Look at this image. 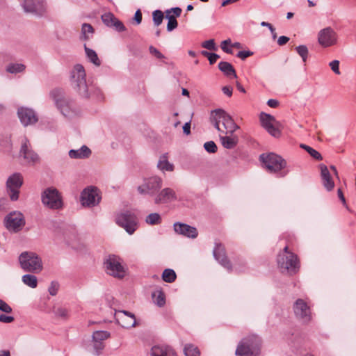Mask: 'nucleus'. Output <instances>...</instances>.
<instances>
[{
    "label": "nucleus",
    "mask_w": 356,
    "mask_h": 356,
    "mask_svg": "<svg viewBox=\"0 0 356 356\" xmlns=\"http://www.w3.org/2000/svg\"><path fill=\"white\" fill-rule=\"evenodd\" d=\"M267 104L271 108H277L279 105V102L274 99H270L268 100Z\"/></svg>",
    "instance_id": "obj_60"
},
{
    "label": "nucleus",
    "mask_w": 356,
    "mask_h": 356,
    "mask_svg": "<svg viewBox=\"0 0 356 356\" xmlns=\"http://www.w3.org/2000/svg\"><path fill=\"white\" fill-rule=\"evenodd\" d=\"M337 195H338V197L340 199V200L343 202V204L346 205V199L343 195V191L341 188H338Z\"/></svg>",
    "instance_id": "obj_61"
},
{
    "label": "nucleus",
    "mask_w": 356,
    "mask_h": 356,
    "mask_svg": "<svg viewBox=\"0 0 356 356\" xmlns=\"http://www.w3.org/2000/svg\"><path fill=\"white\" fill-rule=\"evenodd\" d=\"M261 339L256 334H250L238 344L236 356H259L261 353Z\"/></svg>",
    "instance_id": "obj_3"
},
{
    "label": "nucleus",
    "mask_w": 356,
    "mask_h": 356,
    "mask_svg": "<svg viewBox=\"0 0 356 356\" xmlns=\"http://www.w3.org/2000/svg\"><path fill=\"white\" fill-rule=\"evenodd\" d=\"M116 17L111 13H104L102 15V19L105 25L111 27Z\"/></svg>",
    "instance_id": "obj_41"
},
{
    "label": "nucleus",
    "mask_w": 356,
    "mask_h": 356,
    "mask_svg": "<svg viewBox=\"0 0 356 356\" xmlns=\"http://www.w3.org/2000/svg\"><path fill=\"white\" fill-rule=\"evenodd\" d=\"M259 159L268 172L275 174L278 177H284L288 174L287 163L280 156L275 153L262 154Z\"/></svg>",
    "instance_id": "obj_2"
},
{
    "label": "nucleus",
    "mask_w": 356,
    "mask_h": 356,
    "mask_svg": "<svg viewBox=\"0 0 356 356\" xmlns=\"http://www.w3.org/2000/svg\"><path fill=\"white\" fill-rule=\"evenodd\" d=\"M164 18L163 13L160 10H156L152 13V19L154 26H159L161 24Z\"/></svg>",
    "instance_id": "obj_40"
},
{
    "label": "nucleus",
    "mask_w": 356,
    "mask_h": 356,
    "mask_svg": "<svg viewBox=\"0 0 356 356\" xmlns=\"http://www.w3.org/2000/svg\"><path fill=\"white\" fill-rule=\"evenodd\" d=\"M54 314L56 317L63 320H67L70 316L69 310L67 308L63 307H59L56 308L54 310Z\"/></svg>",
    "instance_id": "obj_39"
},
{
    "label": "nucleus",
    "mask_w": 356,
    "mask_h": 356,
    "mask_svg": "<svg viewBox=\"0 0 356 356\" xmlns=\"http://www.w3.org/2000/svg\"><path fill=\"white\" fill-rule=\"evenodd\" d=\"M296 49L297 53L301 56L302 61L305 63L309 54L308 48L305 45H300Z\"/></svg>",
    "instance_id": "obj_43"
},
{
    "label": "nucleus",
    "mask_w": 356,
    "mask_h": 356,
    "mask_svg": "<svg viewBox=\"0 0 356 356\" xmlns=\"http://www.w3.org/2000/svg\"><path fill=\"white\" fill-rule=\"evenodd\" d=\"M202 47L209 50H216V46L213 39L206 40L202 43Z\"/></svg>",
    "instance_id": "obj_46"
},
{
    "label": "nucleus",
    "mask_w": 356,
    "mask_h": 356,
    "mask_svg": "<svg viewBox=\"0 0 356 356\" xmlns=\"http://www.w3.org/2000/svg\"><path fill=\"white\" fill-rule=\"evenodd\" d=\"M91 150L86 145H83L79 149H71L69 156L72 159H86L90 156Z\"/></svg>",
    "instance_id": "obj_29"
},
{
    "label": "nucleus",
    "mask_w": 356,
    "mask_h": 356,
    "mask_svg": "<svg viewBox=\"0 0 356 356\" xmlns=\"http://www.w3.org/2000/svg\"><path fill=\"white\" fill-rule=\"evenodd\" d=\"M300 147L305 149L312 156V147L306 145L305 144H300Z\"/></svg>",
    "instance_id": "obj_64"
},
{
    "label": "nucleus",
    "mask_w": 356,
    "mask_h": 356,
    "mask_svg": "<svg viewBox=\"0 0 356 356\" xmlns=\"http://www.w3.org/2000/svg\"><path fill=\"white\" fill-rule=\"evenodd\" d=\"M22 282L24 284L29 286L31 288H36L38 285L37 277L31 274H26L22 276Z\"/></svg>",
    "instance_id": "obj_35"
},
{
    "label": "nucleus",
    "mask_w": 356,
    "mask_h": 356,
    "mask_svg": "<svg viewBox=\"0 0 356 356\" xmlns=\"http://www.w3.org/2000/svg\"><path fill=\"white\" fill-rule=\"evenodd\" d=\"M115 318L118 323L124 328L133 327L136 324L135 315L128 311H115Z\"/></svg>",
    "instance_id": "obj_18"
},
{
    "label": "nucleus",
    "mask_w": 356,
    "mask_h": 356,
    "mask_svg": "<svg viewBox=\"0 0 356 356\" xmlns=\"http://www.w3.org/2000/svg\"><path fill=\"white\" fill-rule=\"evenodd\" d=\"M17 114L22 124L24 126L33 124L38 120L35 111L31 108H20L18 109Z\"/></svg>",
    "instance_id": "obj_21"
},
{
    "label": "nucleus",
    "mask_w": 356,
    "mask_h": 356,
    "mask_svg": "<svg viewBox=\"0 0 356 356\" xmlns=\"http://www.w3.org/2000/svg\"><path fill=\"white\" fill-rule=\"evenodd\" d=\"M4 224L8 230L13 232H18L25 225L24 215L19 211H13L7 215L4 220Z\"/></svg>",
    "instance_id": "obj_10"
},
{
    "label": "nucleus",
    "mask_w": 356,
    "mask_h": 356,
    "mask_svg": "<svg viewBox=\"0 0 356 356\" xmlns=\"http://www.w3.org/2000/svg\"><path fill=\"white\" fill-rule=\"evenodd\" d=\"M22 6L26 13L42 15L45 12L44 0H19Z\"/></svg>",
    "instance_id": "obj_17"
},
{
    "label": "nucleus",
    "mask_w": 356,
    "mask_h": 356,
    "mask_svg": "<svg viewBox=\"0 0 356 356\" xmlns=\"http://www.w3.org/2000/svg\"><path fill=\"white\" fill-rule=\"evenodd\" d=\"M84 49L86 54L90 61L95 65L99 66L101 65V61L99 59L97 53L94 50L87 47L86 44L84 45Z\"/></svg>",
    "instance_id": "obj_33"
},
{
    "label": "nucleus",
    "mask_w": 356,
    "mask_h": 356,
    "mask_svg": "<svg viewBox=\"0 0 356 356\" xmlns=\"http://www.w3.org/2000/svg\"><path fill=\"white\" fill-rule=\"evenodd\" d=\"M220 140L223 147L226 149H234L238 143V137L234 132L227 134H219Z\"/></svg>",
    "instance_id": "obj_27"
},
{
    "label": "nucleus",
    "mask_w": 356,
    "mask_h": 356,
    "mask_svg": "<svg viewBox=\"0 0 356 356\" xmlns=\"http://www.w3.org/2000/svg\"><path fill=\"white\" fill-rule=\"evenodd\" d=\"M183 131L185 134L188 135L191 133V123L186 122L183 126Z\"/></svg>",
    "instance_id": "obj_62"
},
{
    "label": "nucleus",
    "mask_w": 356,
    "mask_h": 356,
    "mask_svg": "<svg viewBox=\"0 0 356 356\" xmlns=\"http://www.w3.org/2000/svg\"><path fill=\"white\" fill-rule=\"evenodd\" d=\"M51 95L61 113L66 117H70L74 113L72 109V103L63 96L62 92L60 90H54Z\"/></svg>",
    "instance_id": "obj_15"
},
{
    "label": "nucleus",
    "mask_w": 356,
    "mask_h": 356,
    "mask_svg": "<svg viewBox=\"0 0 356 356\" xmlns=\"http://www.w3.org/2000/svg\"><path fill=\"white\" fill-rule=\"evenodd\" d=\"M184 352L186 356H200L198 348L191 343L185 345Z\"/></svg>",
    "instance_id": "obj_36"
},
{
    "label": "nucleus",
    "mask_w": 356,
    "mask_h": 356,
    "mask_svg": "<svg viewBox=\"0 0 356 356\" xmlns=\"http://www.w3.org/2000/svg\"><path fill=\"white\" fill-rule=\"evenodd\" d=\"M210 121L221 134L235 132L240 128L232 118L221 108L215 109L211 112Z\"/></svg>",
    "instance_id": "obj_1"
},
{
    "label": "nucleus",
    "mask_w": 356,
    "mask_h": 356,
    "mask_svg": "<svg viewBox=\"0 0 356 356\" xmlns=\"http://www.w3.org/2000/svg\"><path fill=\"white\" fill-rule=\"evenodd\" d=\"M220 58V56L215 54V53H212L210 56H209V63L211 65H213L214 64L217 60Z\"/></svg>",
    "instance_id": "obj_59"
},
{
    "label": "nucleus",
    "mask_w": 356,
    "mask_h": 356,
    "mask_svg": "<svg viewBox=\"0 0 356 356\" xmlns=\"http://www.w3.org/2000/svg\"><path fill=\"white\" fill-rule=\"evenodd\" d=\"M176 278V273L172 269H165L162 273V279L165 282L172 283L175 281Z\"/></svg>",
    "instance_id": "obj_34"
},
{
    "label": "nucleus",
    "mask_w": 356,
    "mask_h": 356,
    "mask_svg": "<svg viewBox=\"0 0 356 356\" xmlns=\"http://www.w3.org/2000/svg\"><path fill=\"white\" fill-rule=\"evenodd\" d=\"M0 310L7 314L12 312L11 307L1 299H0Z\"/></svg>",
    "instance_id": "obj_47"
},
{
    "label": "nucleus",
    "mask_w": 356,
    "mask_h": 356,
    "mask_svg": "<svg viewBox=\"0 0 356 356\" xmlns=\"http://www.w3.org/2000/svg\"><path fill=\"white\" fill-rule=\"evenodd\" d=\"M253 53L250 51H240L237 54V57L240 58L242 60H245L248 57L252 56Z\"/></svg>",
    "instance_id": "obj_53"
},
{
    "label": "nucleus",
    "mask_w": 356,
    "mask_h": 356,
    "mask_svg": "<svg viewBox=\"0 0 356 356\" xmlns=\"http://www.w3.org/2000/svg\"><path fill=\"white\" fill-rule=\"evenodd\" d=\"M29 141L26 138H24L22 143L20 154L29 163H35L38 161V155L29 149Z\"/></svg>",
    "instance_id": "obj_26"
},
{
    "label": "nucleus",
    "mask_w": 356,
    "mask_h": 356,
    "mask_svg": "<svg viewBox=\"0 0 356 356\" xmlns=\"http://www.w3.org/2000/svg\"><path fill=\"white\" fill-rule=\"evenodd\" d=\"M231 42V40L229 39L224 40L221 42V49L227 54H232V51L231 49L228 48L227 47V44H229Z\"/></svg>",
    "instance_id": "obj_54"
},
{
    "label": "nucleus",
    "mask_w": 356,
    "mask_h": 356,
    "mask_svg": "<svg viewBox=\"0 0 356 356\" xmlns=\"http://www.w3.org/2000/svg\"><path fill=\"white\" fill-rule=\"evenodd\" d=\"M293 312L296 318L303 323L311 320L312 312L307 303L302 299H298L293 305Z\"/></svg>",
    "instance_id": "obj_16"
},
{
    "label": "nucleus",
    "mask_w": 356,
    "mask_h": 356,
    "mask_svg": "<svg viewBox=\"0 0 356 356\" xmlns=\"http://www.w3.org/2000/svg\"><path fill=\"white\" fill-rule=\"evenodd\" d=\"M277 265L282 272H286L289 274L296 273L299 268V261L297 256L289 250V247L286 245L283 251L277 256Z\"/></svg>",
    "instance_id": "obj_5"
},
{
    "label": "nucleus",
    "mask_w": 356,
    "mask_h": 356,
    "mask_svg": "<svg viewBox=\"0 0 356 356\" xmlns=\"http://www.w3.org/2000/svg\"><path fill=\"white\" fill-rule=\"evenodd\" d=\"M104 266L108 274L122 278L124 276V267L121 264L120 259L115 255H110L104 261Z\"/></svg>",
    "instance_id": "obj_12"
},
{
    "label": "nucleus",
    "mask_w": 356,
    "mask_h": 356,
    "mask_svg": "<svg viewBox=\"0 0 356 356\" xmlns=\"http://www.w3.org/2000/svg\"><path fill=\"white\" fill-rule=\"evenodd\" d=\"M25 69V66L23 64H19V63H15V64H10L8 67H7V72H10V73H17V72H21L22 71H24Z\"/></svg>",
    "instance_id": "obj_42"
},
{
    "label": "nucleus",
    "mask_w": 356,
    "mask_h": 356,
    "mask_svg": "<svg viewBox=\"0 0 356 356\" xmlns=\"http://www.w3.org/2000/svg\"><path fill=\"white\" fill-rule=\"evenodd\" d=\"M313 159L318 161H321L323 159L321 154L314 149H313Z\"/></svg>",
    "instance_id": "obj_63"
},
{
    "label": "nucleus",
    "mask_w": 356,
    "mask_h": 356,
    "mask_svg": "<svg viewBox=\"0 0 356 356\" xmlns=\"http://www.w3.org/2000/svg\"><path fill=\"white\" fill-rule=\"evenodd\" d=\"M145 222L150 225H159L161 222V217L158 213H152L146 217Z\"/></svg>",
    "instance_id": "obj_37"
},
{
    "label": "nucleus",
    "mask_w": 356,
    "mask_h": 356,
    "mask_svg": "<svg viewBox=\"0 0 356 356\" xmlns=\"http://www.w3.org/2000/svg\"><path fill=\"white\" fill-rule=\"evenodd\" d=\"M175 191L170 188H165L155 195L154 203L156 204H167L177 200Z\"/></svg>",
    "instance_id": "obj_19"
},
{
    "label": "nucleus",
    "mask_w": 356,
    "mask_h": 356,
    "mask_svg": "<svg viewBox=\"0 0 356 356\" xmlns=\"http://www.w3.org/2000/svg\"><path fill=\"white\" fill-rule=\"evenodd\" d=\"M173 227L174 230L177 234L184 236L195 238L198 235L197 229L189 225L181 222H175Z\"/></svg>",
    "instance_id": "obj_24"
},
{
    "label": "nucleus",
    "mask_w": 356,
    "mask_h": 356,
    "mask_svg": "<svg viewBox=\"0 0 356 356\" xmlns=\"http://www.w3.org/2000/svg\"><path fill=\"white\" fill-rule=\"evenodd\" d=\"M337 33L331 27L324 28L318 33V42L319 44L324 48H327L337 44Z\"/></svg>",
    "instance_id": "obj_13"
},
{
    "label": "nucleus",
    "mask_w": 356,
    "mask_h": 356,
    "mask_svg": "<svg viewBox=\"0 0 356 356\" xmlns=\"http://www.w3.org/2000/svg\"><path fill=\"white\" fill-rule=\"evenodd\" d=\"M319 168L323 186L327 191H332L334 187V182L331 177L327 167L322 163L319 165Z\"/></svg>",
    "instance_id": "obj_25"
},
{
    "label": "nucleus",
    "mask_w": 356,
    "mask_h": 356,
    "mask_svg": "<svg viewBox=\"0 0 356 356\" xmlns=\"http://www.w3.org/2000/svg\"><path fill=\"white\" fill-rule=\"evenodd\" d=\"M110 337V333L107 331L99 330L95 331L92 334V340L93 341H99L102 342V341L107 339Z\"/></svg>",
    "instance_id": "obj_38"
},
{
    "label": "nucleus",
    "mask_w": 356,
    "mask_h": 356,
    "mask_svg": "<svg viewBox=\"0 0 356 356\" xmlns=\"http://www.w3.org/2000/svg\"><path fill=\"white\" fill-rule=\"evenodd\" d=\"M153 301L159 307H163L165 305V295L161 290L155 291L152 294Z\"/></svg>",
    "instance_id": "obj_32"
},
{
    "label": "nucleus",
    "mask_w": 356,
    "mask_h": 356,
    "mask_svg": "<svg viewBox=\"0 0 356 356\" xmlns=\"http://www.w3.org/2000/svg\"><path fill=\"white\" fill-rule=\"evenodd\" d=\"M93 342H94L93 347H94V349L95 350L96 353L97 355L100 354V353L104 348V343L99 341H93Z\"/></svg>",
    "instance_id": "obj_52"
},
{
    "label": "nucleus",
    "mask_w": 356,
    "mask_h": 356,
    "mask_svg": "<svg viewBox=\"0 0 356 356\" xmlns=\"http://www.w3.org/2000/svg\"><path fill=\"white\" fill-rule=\"evenodd\" d=\"M152 356H177L175 350L168 345H156L151 349Z\"/></svg>",
    "instance_id": "obj_28"
},
{
    "label": "nucleus",
    "mask_w": 356,
    "mask_h": 356,
    "mask_svg": "<svg viewBox=\"0 0 356 356\" xmlns=\"http://www.w3.org/2000/svg\"><path fill=\"white\" fill-rule=\"evenodd\" d=\"M15 320L14 317L11 316H6L5 314L0 315V322L5 323H10L13 322Z\"/></svg>",
    "instance_id": "obj_55"
},
{
    "label": "nucleus",
    "mask_w": 356,
    "mask_h": 356,
    "mask_svg": "<svg viewBox=\"0 0 356 356\" xmlns=\"http://www.w3.org/2000/svg\"><path fill=\"white\" fill-rule=\"evenodd\" d=\"M59 284L56 282H51L48 291L51 296H56L58 293Z\"/></svg>",
    "instance_id": "obj_49"
},
{
    "label": "nucleus",
    "mask_w": 356,
    "mask_h": 356,
    "mask_svg": "<svg viewBox=\"0 0 356 356\" xmlns=\"http://www.w3.org/2000/svg\"><path fill=\"white\" fill-rule=\"evenodd\" d=\"M214 258L228 270H232V265L228 260L225 247L221 243H216L215 248L213 251Z\"/></svg>",
    "instance_id": "obj_22"
},
{
    "label": "nucleus",
    "mask_w": 356,
    "mask_h": 356,
    "mask_svg": "<svg viewBox=\"0 0 356 356\" xmlns=\"http://www.w3.org/2000/svg\"><path fill=\"white\" fill-rule=\"evenodd\" d=\"M100 200L99 191L95 186L87 187L81 192V202L84 207H95L99 203Z\"/></svg>",
    "instance_id": "obj_11"
},
{
    "label": "nucleus",
    "mask_w": 356,
    "mask_h": 356,
    "mask_svg": "<svg viewBox=\"0 0 356 356\" xmlns=\"http://www.w3.org/2000/svg\"><path fill=\"white\" fill-rule=\"evenodd\" d=\"M222 91L225 95L230 97L232 95L233 88L229 86H223L222 88Z\"/></svg>",
    "instance_id": "obj_56"
},
{
    "label": "nucleus",
    "mask_w": 356,
    "mask_h": 356,
    "mask_svg": "<svg viewBox=\"0 0 356 356\" xmlns=\"http://www.w3.org/2000/svg\"><path fill=\"white\" fill-rule=\"evenodd\" d=\"M157 167L160 170L163 172H172L174 170V165L168 161L167 154H163L160 156L157 163Z\"/></svg>",
    "instance_id": "obj_30"
},
{
    "label": "nucleus",
    "mask_w": 356,
    "mask_h": 356,
    "mask_svg": "<svg viewBox=\"0 0 356 356\" xmlns=\"http://www.w3.org/2000/svg\"><path fill=\"white\" fill-rule=\"evenodd\" d=\"M260 121L262 127L265 128L270 135L275 137L280 135V131L274 126V123L276 120L273 115L261 113L260 114Z\"/></svg>",
    "instance_id": "obj_20"
},
{
    "label": "nucleus",
    "mask_w": 356,
    "mask_h": 356,
    "mask_svg": "<svg viewBox=\"0 0 356 356\" xmlns=\"http://www.w3.org/2000/svg\"><path fill=\"white\" fill-rule=\"evenodd\" d=\"M289 41V37H287V36H280L277 39V44L280 46H283V45L286 44Z\"/></svg>",
    "instance_id": "obj_58"
},
{
    "label": "nucleus",
    "mask_w": 356,
    "mask_h": 356,
    "mask_svg": "<svg viewBox=\"0 0 356 356\" xmlns=\"http://www.w3.org/2000/svg\"><path fill=\"white\" fill-rule=\"evenodd\" d=\"M86 76L83 66L80 64L74 65L71 73V85L81 96L88 98L90 95L89 90H91V86L87 84Z\"/></svg>",
    "instance_id": "obj_4"
},
{
    "label": "nucleus",
    "mask_w": 356,
    "mask_h": 356,
    "mask_svg": "<svg viewBox=\"0 0 356 356\" xmlns=\"http://www.w3.org/2000/svg\"><path fill=\"white\" fill-rule=\"evenodd\" d=\"M149 53L155 56L156 58H159V59H162V58H164V56L163 54H162L159 51V49H157L156 48H155L153 46H149Z\"/></svg>",
    "instance_id": "obj_48"
},
{
    "label": "nucleus",
    "mask_w": 356,
    "mask_h": 356,
    "mask_svg": "<svg viewBox=\"0 0 356 356\" xmlns=\"http://www.w3.org/2000/svg\"><path fill=\"white\" fill-rule=\"evenodd\" d=\"M219 70L227 76H232L236 78V73L234 67L228 62L222 61L218 63Z\"/></svg>",
    "instance_id": "obj_31"
},
{
    "label": "nucleus",
    "mask_w": 356,
    "mask_h": 356,
    "mask_svg": "<svg viewBox=\"0 0 356 356\" xmlns=\"http://www.w3.org/2000/svg\"><path fill=\"white\" fill-rule=\"evenodd\" d=\"M94 29L90 24L84 23L82 25L81 33L84 38V40H88L89 37L87 35V33H93Z\"/></svg>",
    "instance_id": "obj_44"
},
{
    "label": "nucleus",
    "mask_w": 356,
    "mask_h": 356,
    "mask_svg": "<svg viewBox=\"0 0 356 356\" xmlns=\"http://www.w3.org/2000/svg\"><path fill=\"white\" fill-rule=\"evenodd\" d=\"M41 200L44 206L48 209L58 210L63 207L61 193L54 187L46 188L42 193Z\"/></svg>",
    "instance_id": "obj_7"
},
{
    "label": "nucleus",
    "mask_w": 356,
    "mask_h": 356,
    "mask_svg": "<svg viewBox=\"0 0 356 356\" xmlns=\"http://www.w3.org/2000/svg\"><path fill=\"white\" fill-rule=\"evenodd\" d=\"M116 223L123 227L126 232L132 234L138 228V220L136 216L129 211L118 214L115 219Z\"/></svg>",
    "instance_id": "obj_9"
},
{
    "label": "nucleus",
    "mask_w": 356,
    "mask_h": 356,
    "mask_svg": "<svg viewBox=\"0 0 356 356\" xmlns=\"http://www.w3.org/2000/svg\"><path fill=\"white\" fill-rule=\"evenodd\" d=\"M182 10L179 7H175L165 10V18L168 19L167 31L170 32L175 29L178 26L176 19L181 14Z\"/></svg>",
    "instance_id": "obj_23"
},
{
    "label": "nucleus",
    "mask_w": 356,
    "mask_h": 356,
    "mask_svg": "<svg viewBox=\"0 0 356 356\" xmlns=\"http://www.w3.org/2000/svg\"><path fill=\"white\" fill-rule=\"evenodd\" d=\"M23 184L22 176L19 173H14L7 180V193L13 201L19 198V189Z\"/></svg>",
    "instance_id": "obj_14"
},
{
    "label": "nucleus",
    "mask_w": 356,
    "mask_h": 356,
    "mask_svg": "<svg viewBox=\"0 0 356 356\" xmlns=\"http://www.w3.org/2000/svg\"><path fill=\"white\" fill-rule=\"evenodd\" d=\"M21 268L28 272L40 273L42 270V262L38 255L33 252H24L19 257Z\"/></svg>",
    "instance_id": "obj_6"
},
{
    "label": "nucleus",
    "mask_w": 356,
    "mask_h": 356,
    "mask_svg": "<svg viewBox=\"0 0 356 356\" xmlns=\"http://www.w3.org/2000/svg\"><path fill=\"white\" fill-rule=\"evenodd\" d=\"M111 27H114L118 31H120V32L125 31V26L117 18L114 21Z\"/></svg>",
    "instance_id": "obj_51"
},
{
    "label": "nucleus",
    "mask_w": 356,
    "mask_h": 356,
    "mask_svg": "<svg viewBox=\"0 0 356 356\" xmlns=\"http://www.w3.org/2000/svg\"><path fill=\"white\" fill-rule=\"evenodd\" d=\"M205 150L209 153H215L217 152V146L213 141L206 142L204 145Z\"/></svg>",
    "instance_id": "obj_45"
},
{
    "label": "nucleus",
    "mask_w": 356,
    "mask_h": 356,
    "mask_svg": "<svg viewBox=\"0 0 356 356\" xmlns=\"http://www.w3.org/2000/svg\"><path fill=\"white\" fill-rule=\"evenodd\" d=\"M329 65L331 67L332 70L336 74H340L341 72L339 70V60H334L329 63Z\"/></svg>",
    "instance_id": "obj_50"
},
{
    "label": "nucleus",
    "mask_w": 356,
    "mask_h": 356,
    "mask_svg": "<svg viewBox=\"0 0 356 356\" xmlns=\"http://www.w3.org/2000/svg\"><path fill=\"white\" fill-rule=\"evenodd\" d=\"M163 180L158 176L145 178L143 183L138 186V191L141 195H155L161 188Z\"/></svg>",
    "instance_id": "obj_8"
},
{
    "label": "nucleus",
    "mask_w": 356,
    "mask_h": 356,
    "mask_svg": "<svg viewBox=\"0 0 356 356\" xmlns=\"http://www.w3.org/2000/svg\"><path fill=\"white\" fill-rule=\"evenodd\" d=\"M134 20L137 24H140L142 22V13L140 9L137 10L135 13Z\"/></svg>",
    "instance_id": "obj_57"
}]
</instances>
